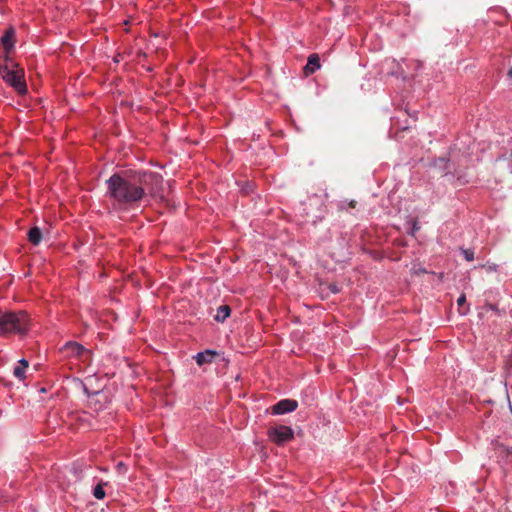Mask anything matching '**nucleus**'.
I'll list each match as a JSON object with an SVG mask.
<instances>
[{"instance_id":"1","label":"nucleus","mask_w":512,"mask_h":512,"mask_svg":"<svg viewBox=\"0 0 512 512\" xmlns=\"http://www.w3.org/2000/svg\"><path fill=\"white\" fill-rule=\"evenodd\" d=\"M163 185L160 174L144 170H124L106 180L107 196L121 208H133L148 196L155 197Z\"/></svg>"},{"instance_id":"2","label":"nucleus","mask_w":512,"mask_h":512,"mask_svg":"<svg viewBox=\"0 0 512 512\" xmlns=\"http://www.w3.org/2000/svg\"><path fill=\"white\" fill-rule=\"evenodd\" d=\"M29 319L24 311L12 312L0 309V336L27 331Z\"/></svg>"},{"instance_id":"3","label":"nucleus","mask_w":512,"mask_h":512,"mask_svg":"<svg viewBox=\"0 0 512 512\" xmlns=\"http://www.w3.org/2000/svg\"><path fill=\"white\" fill-rule=\"evenodd\" d=\"M61 351L66 356L75 357L76 359L86 362L90 359V351L78 342L69 341L65 343Z\"/></svg>"},{"instance_id":"4","label":"nucleus","mask_w":512,"mask_h":512,"mask_svg":"<svg viewBox=\"0 0 512 512\" xmlns=\"http://www.w3.org/2000/svg\"><path fill=\"white\" fill-rule=\"evenodd\" d=\"M268 436L271 441L276 443L277 445H282L293 439L294 433L293 430L284 425L272 427L268 430Z\"/></svg>"},{"instance_id":"5","label":"nucleus","mask_w":512,"mask_h":512,"mask_svg":"<svg viewBox=\"0 0 512 512\" xmlns=\"http://www.w3.org/2000/svg\"><path fill=\"white\" fill-rule=\"evenodd\" d=\"M4 81L12 86L19 94H25L27 92L24 70L22 68L14 69Z\"/></svg>"},{"instance_id":"6","label":"nucleus","mask_w":512,"mask_h":512,"mask_svg":"<svg viewBox=\"0 0 512 512\" xmlns=\"http://www.w3.org/2000/svg\"><path fill=\"white\" fill-rule=\"evenodd\" d=\"M298 403L293 399H283L272 406V414L282 415L296 410Z\"/></svg>"},{"instance_id":"7","label":"nucleus","mask_w":512,"mask_h":512,"mask_svg":"<svg viewBox=\"0 0 512 512\" xmlns=\"http://www.w3.org/2000/svg\"><path fill=\"white\" fill-rule=\"evenodd\" d=\"M320 68V58L318 54H311L308 57L307 64L304 67V74L309 76Z\"/></svg>"},{"instance_id":"8","label":"nucleus","mask_w":512,"mask_h":512,"mask_svg":"<svg viewBox=\"0 0 512 512\" xmlns=\"http://www.w3.org/2000/svg\"><path fill=\"white\" fill-rule=\"evenodd\" d=\"M2 45L6 53H9L14 47V30L8 29L1 38Z\"/></svg>"},{"instance_id":"9","label":"nucleus","mask_w":512,"mask_h":512,"mask_svg":"<svg viewBox=\"0 0 512 512\" xmlns=\"http://www.w3.org/2000/svg\"><path fill=\"white\" fill-rule=\"evenodd\" d=\"M215 356H216V352H214L212 350H206L204 352L198 353L194 357V359L199 366H202L206 363H211Z\"/></svg>"},{"instance_id":"10","label":"nucleus","mask_w":512,"mask_h":512,"mask_svg":"<svg viewBox=\"0 0 512 512\" xmlns=\"http://www.w3.org/2000/svg\"><path fill=\"white\" fill-rule=\"evenodd\" d=\"M27 236H28L29 242L32 243L33 245H38L42 240V232H41L40 228L37 226L32 227L28 231Z\"/></svg>"},{"instance_id":"11","label":"nucleus","mask_w":512,"mask_h":512,"mask_svg":"<svg viewBox=\"0 0 512 512\" xmlns=\"http://www.w3.org/2000/svg\"><path fill=\"white\" fill-rule=\"evenodd\" d=\"M231 313V308L228 305H221L217 308V313L214 316V319L217 322H224Z\"/></svg>"},{"instance_id":"12","label":"nucleus","mask_w":512,"mask_h":512,"mask_svg":"<svg viewBox=\"0 0 512 512\" xmlns=\"http://www.w3.org/2000/svg\"><path fill=\"white\" fill-rule=\"evenodd\" d=\"M9 61V57H5V62ZM14 69L11 68L7 63L0 64V75L3 80L6 79Z\"/></svg>"},{"instance_id":"13","label":"nucleus","mask_w":512,"mask_h":512,"mask_svg":"<svg viewBox=\"0 0 512 512\" xmlns=\"http://www.w3.org/2000/svg\"><path fill=\"white\" fill-rule=\"evenodd\" d=\"M106 485L104 482H100L94 489H93V495L96 499H103L105 497V491L103 489V486Z\"/></svg>"},{"instance_id":"14","label":"nucleus","mask_w":512,"mask_h":512,"mask_svg":"<svg viewBox=\"0 0 512 512\" xmlns=\"http://www.w3.org/2000/svg\"><path fill=\"white\" fill-rule=\"evenodd\" d=\"M25 372L26 369L20 367L19 365H16L13 369V375L19 380H24L26 378Z\"/></svg>"},{"instance_id":"15","label":"nucleus","mask_w":512,"mask_h":512,"mask_svg":"<svg viewBox=\"0 0 512 512\" xmlns=\"http://www.w3.org/2000/svg\"><path fill=\"white\" fill-rule=\"evenodd\" d=\"M461 253L463 254L464 258L467 261H473L474 260V251L473 250L461 248Z\"/></svg>"},{"instance_id":"16","label":"nucleus","mask_w":512,"mask_h":512,"mask_svg":"<svg viewBox=\"0 0 512 512\" xmlns=\"http://www.w3.org/2000/svg\"><path fill=\"white\" fill-rule=\"evenodd\" d=\"M498 447L501 449V452L505 453L507 456L512 455V446L499 444Z\"/></svg>"},{"instance_id":"17","label":"nucleus","mask_w":512,"mask_h":512,"mask_svg":"<svg viewBox=\"0 0 512 512\" xmlns=\"http://www.w3.org/2000/svg\"><path fill=\"white\" fill-rule=\"evenodd\" d=\"M20 367H23L24 369H27L29 366V363L26 359H21L18 361V364Z\"/></svg>"},{"instance_id":"18","label":"nucleus","mask_w":512,"mask_h":512,"mask_svg":"<svg viewBox=\"0 0 512 512\" xmlns=\"http://www.w3.org/2000/svg\"><path fill=\"white\" fill-rule=\"evenodd\" d=\"M465 302H466V297H465V295H464V294H462V295L458 298V300H457V304H458L459 306H462Z\"/></svg>"},{"instance_id":"19","label":"nucleus","mask_w":512,"mask_h":512,"mask_svg":"<svg viewBox=\"0 0 512 512\" xmlns=\"http://www.w3.org/2000/svg\"><path fill=\"white\" fill-rule=\"evenodd\" d=\"M506 366L512 368V354L506 360Z\"/></svg>"},{"instance_id":"20","label":"nucleus","mask_w":512,"mask_h":512,"mask_svg":"<svg viewBox=\"0 0 512 512\" xmlns=\"http://www.w3.org/2000/svg\"><path fill=\"white\" fill-rule=\"evenodd\" d=\"M355 206H356V201L352 200V201L349 202V207L350 208H355Z\"/></svg>"},{"instance_id":"21","label":"nucleus","mask_w":512,"mask_h":512,"mask_svg":"<svg viewBox=\"0 0 512 512\" xmlns=\"http://www.w3.org/2000/svg\"><path fill=\"white\" fill-rule=\"evenodd\" d=\"M508 76H509V78H511V79H512V67H511V68L509 69V71H508Z\"/></svg>"},{"instance_id":"22","label":"nucleus","mask_w":512,"mask_h":512,"mask_svg":"<svg viewBox=\"0 0 512 512\" xmlns=\"http://www.w3.org/2000/svg\"><path fill=\"white\" fill-rule=\"evenodd\" d=\"M495 269H496V266H495V265H494V266H489V267H488V270H489V271H493V270H495Z\"/></svg>"},{"instance_id":"23","label":"nucleus","mask_w":512,"mask_h":512,"mask_svg":"<svg viewBox=\"0 0 512 512\" xmlns=\"http://www.w3.org/2000/svg\"><path fill=\"white\" fill-rule=\"evenodd\" d=\"M332 291H333L334 293H336V292H337V289H336L335 287H332Z\"/></svg>"}]
</instances>
